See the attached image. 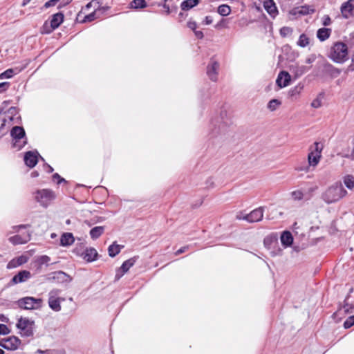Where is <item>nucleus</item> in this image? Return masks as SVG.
Returning <instances> with one entry per match:
<instances>
[{"label": "nucleus", "instance_id": "nucleus-1", "mask_svg": "<svg viewBox=\"0 0 354 354\" xmlns=\"http://www.w3.org/2000/svg\"><path fill=\"white\" fill-rule=\"evenodd\" d=\"M328 57L335 63L344 64L349 59L347 44L340 41L334 42L328 50Z\"/></svg>", "mask_w": 354, "mask_h": 354}, {"label": "nucleus", "instance_id": "nucleus-2", "mask_svg": "<svg viewBox=\"0 0 354 354\" xmlns=\"http://www.w3.org/2000/svg\"><path fill=\"white\" fill-rule=\"evenodd\" d=\"M347 192L340 183H335L329 186L321 195V198L326 204L335 203L344 198Z\"/></svg>", "mask_w": 354, "mask_h": 354}, {"label": "nucleus", "instance_id": "nucleus-3", "mask_svg": "<svg viewBox=\"0 0 354 354\" xmlns=\"http://www.w3.org/2000/svg\"><path fill=\"white\" fill-rule=\"evenodd\" d=\"M323 149V145L319 142H315L310 148V152L308 156V166L304 167H297L296 169L299 171H308L309 167H315L319 162L321 153Z\"/></svg>", "mask_w": 354, "mask_h": 354}, {"label": "nucleus", "instance_id": "nucleus-4", "mask_svg": "<svg viewBox=\"0 0 354 354\" xmlns=\"http://www.w3.org/2000/svg\"><path fill=\"white\" fill-rule=\"evenodd\" d=\"M55 198V192L50 189H38L34 193L35 201L44 208H47Z\"/></svg>", "mask_w": 354, "mask_h": 354}, {"label": "nucleus", "instance_id": "nucleus-5", "mask_svg": "<svg viewBox=\"0 0 354 354\" xmlns=\"http://www.w3.org/2000/svg\"><path fill=\"white\" fill-rule=\"evenodd\" d=\"M16 327L21 337H32L35 328V321L21 317L18 319Z\"/></svg>", "mask_w": 354, "mask_h": 354}, {"label": "nucleus", "instance_id": "nucleus-6", "mask_svg": "<svg viewBox=\"0 0 354 354\" xmlns=\"http://www.w3.org/2000/svg\"><path fill=\"white\" fill-rule=\"evenodd\" d=\"M10 133L13 138V147L20 150L26 144L24 129L16 126L12 129Z\"/></svg>", "mask_w": 354, "mask_h": 354}, {"label": "nucleus", "instance_id": "nucleus-7", "mask_svg": "<svg viewBox=\"0 0 354 354\" xmlns=\"http://www.w3.org/2000/svg\"><path fill=\"white\" fill-rule=\"evenodd\" d=\"M43 300L40 298L26 297L18 300L17 304L19 308L26 310L39 309L42 306Z\"/></svg>", "mask_w": 354, "mask_h": 354}, {"label": "nucleus", "instance_id": "nucleus-8", "mask_svg": "<svg viewBox=\"0 0 354 354\" xmlns=\"http://www.w3.org/2000/svg\"><path fill=\"white\" fill-rule=\"evenodd\" d=\"M60 290L53 289L48 293V305L49 307L54 311L58 312L61 310V302L64 301V299L59 297Z\"/></svg>", "mask_w": 354, "mask_h": 354}, {"label": "nucleus", "instance_id": "nucleus-9", "mask_svg": "<svg viewBox=\"0 0 354 354\" xmlns=\"http://www.w3.org/2000/svg\"><path fill=\"white\" fill-rule=\"evenodd\" d=\"M73 252L87 262L95 261L98 256L97 250L93 248H87L84 251L79 248H76L74 249Z\"/></svg>", "mask_w": 354, "mask_h": 354}, {"label": "nucleus", "instance_id": "nucleus-10", "mask_svg": "<svg viewBox=\"0 0 354 354\" xmlns=\"http://www.w3.org/2000/svg\"><path fill=\"white\" fill-rule=\"evenodd\" d=\"M21 343V341L19 338L16 336H10L1 339L0 346L7 350L15 351L19 348Z\"/></svg>", "mask_w": 354, "mask_h": 354}, {"label": "nucleus", "instance_id": "nucleus-11", "mask_svg": "<svg viewBox=\"0 0 354 354\" xmlns=\"http://www.w3.org/2000/svg\"><path fill=\"white\" fill-rule=\"evenodd\" d=\"M341 13L344 18L348 19L354 15V0H348L341 6Z\"/></svg>", "mask_w": 354, "mask_h": 354}, {"label": "nucleus", "instance_id": "nucleus-12", "mask_svg": "<svg viewBox=\"0 0 354 354\" xmlns=\"http://www.w3.org/2000/svg\"><path fill=\"white\" fill-rule=\"evenodd\" d=\"M136 263V259L134 258H131L127 261H125L121 267L116 270L115 274V279H120L128 270L131 268L134 263Z\"/></svg>", "mask_w": 354, "mask_h": 354}, {"label": "nucleus", "instance_id": "nucleus-13", "mask_svg": "<svg viewBox=\"0 0 354 354\" xmlns=\"http://www.w3.org/2000/svg\"><path fill=\"white\" fill-rule=\"evenodd\" d=\"M263 212L264 209L262 207L254 209L250 213L247 214L246 221L248 223H255L261 221L263 217Z\"/></svg>", "mask_w": 354, "mask_h": 354}, {"label": "nucleus", "instance_id": "nucleus-14", "mask_svg": "<svg viewBox=\"0 0 354 354\" xmlns=\"http://www.w3.org/2000/svg\"><path fill=\"white\" fill-rule=\"evenodd\" d=\"M30 239L29 232H24L21 234H17L9 238V241L14 245L24 244Z\"/></svg>", "mask_w": 354, "mask_h": 354}, {"label": "nucleus", "instance_id": "nucleus-15", "mask_svg": "<svg viewBox=\"0 0 354 354\" xmlns=\"http://www.w3.org/2000/svg\"><path fill=\"white\" fill-rule=\"evenodd\" d=\"M104 8H98L97 10H93V12L88 14L83 15V19L80 21L82 23L91 22L96 19L100 18L104 12Z\"/></svg>", "mask_w": 354, "mask_h": 354}, {"label": "nucleus", "instance_id": "nucleus-16", "mask_svg": "<svg viewBox=\"0 0 354 354\" xmlns=\"http://www.w3.org/2000/svg\"><path fill=\"white\" fill-rule=\"evenodd\" d=\"M38 153L37 151H28L26 153L24 156V162L25 164L32 168L34 167L38 161Z\"/></svg>", "mask_w": 354, "mask_h": 354}, {"label": "nucleus", "instance_id": "nucleus-17", "mask_svg": "<svg viewBox=\"0 0 354 354\" xmlns=\"http://www.w3.org/2000/svg\"><path fill=\"white\" fill-rule=\"evenodd\" d=\"M28 260V257L25 255H21L19 257H17L16 258L12 259L10 260L8 263L7 264L6 268L8 269H13L15 268H17L24 263H26Z\"/></svg>", "mask_w": 354, "mask_h": 354}, {"label": "nucleus", "instance_id": "nucleus-18", "mask_svg": "<svg viewBox=\"0 0 354 354\" xmlns=\"http://www.w3.org/2000/svg\"><path fill=\"white\" fill-rule=\"evenodd\" d=\"M218 68L219 64L216 61L211 62L210 64L207 66V74L212 81L217 80Z\"/></svg>", "mask_w": 354, "mask_h": 354}, {"label": "nucleus", "instance_id": "nucleus-19", "mask_svg": "<svg viewBox=\"0 0 354 354\" xmlns=\"http://www.w3.org/2000/svg\"><path fill=\"white\" fill-rule=\"evenodd\" d=\"M263 7L272 18H274L278 15V10L274 0H265L263 1Z\"/></svg>", "mask_w": 354, "mask_h": 354}, {"label": "nucleus", "instance_id": "nucleus-20", "mask_svg": "<svg viewBox=\"0 0 354 354\" xmlns=\"http://www.w3.org/2000/svg\"><path fill=\"white\" fill-rule=\"evenodd\" d=\"M31 277V274L28 270H21L18 272L16 275H15L12 279V282L14 284H17L19 283H23L26 281Z\"/></svg>", "mask_w": 354, "mask_h": 354}, {"label": "nucleus", "instance_id": "nucleus-21", "mask_svg": "<svg viewBox=\"0 0 354 354\" xmlns=\"http://www.w3.org/2000/svg\"><path fill=\"white\" fill-rule=\"evenodd\" d=\"M64 20V15L61 12L56 13L52 16V19L50 20V29H48L46 32H50V31L57 28L59 25L63 22Z\"/></svg>", "mask_w": 354, "mask_h": 354}, {"label": "nucleus", "instance_id": "nucleus-22", "mask_svg": "<svg viewBox=\"0 0 354 354\" xmlns=\"http://www.w3.org/2000/svg\"><path fill=\"white\" fill-rule=\"evenodd\" d=\"M277 84L280 88L287 86L290 82V75L288 72H281L277 79Z\"/></svg>", "mask_w": 354, "mask_h": 354}, {"label": "nucleus", "instance_id": "nucleus-23", "mask_svg": "<svg viewBox=\"0 0 354 354\" xmlns=\"http://www.w3.org/2000/svg\"><path fill=\"white\" fill-rule=\"evenodd\" d=\"M91 8H93L94 10H97L98 8H100V1L99 0H93L90 1L86 5L85 7H84L81 11L77 15V19H80L83 15L86 14L87 12L89 11V9Z\"/></svg>", "mask_w": 354, "mask_h": 354}, {"label": "nucleus", "instance_id": "nucleus-24", "mask_svg": "<svg viewBox=\"0 0 354 354\" xmlns=\"http://www.w3.org/2000/svg\"><path fill=\"white\" fill-rule=\"evenodd\" d=\"M75 241V238L72 233H64L60 238V245L62 246L67 247L71 245Z\"/></svg>", "mask_w": 354, "mask_h": 354}, {"label": "nucleus", "instance_id": "nucleus-25", "mask_svg": "<svg viewBox=\"0 0 354 354\" xmlns=\"http://www.w3.org/2000/svg\"><path fill=\"white\" fill-rule=\"evenodd\" d=\"M303 89L304 86L301 84H299L298 85L290 89L288 95L292 100H297L299 99Z\"/></svg>", "mask_w": 354, "mask_h": 354}, {"label": "nucleus", "instance_id": "nucleus-26", "mask_svg": "<svg viewBox=\"0 0 354 354\" xmlns=\"http://www.w3.org/2000/svg\"><path fill=\"white\" fill-rule=\"evenodd\" d=\"M281 242L285 247H289L293 242V237L292 234L288 231L283 232L281 235Z\"/></svg>", "mask_w": 354, "mask_h": 354}, {"label": "nucleus", "instance_id": "nucleus-27", "mask_svg": "<svg viewBox=\"0 0 354 354\" xmlns=\"http://www.w3.org/2000/svg\"><path fill=\"white\" fill-rule=\"evenodd\" d=\"M53 279H56L58 282H70L72 278L65 272L59 271L53 273Z\"/></svg>", "mask_w": 354, "mask_h": 354}, {"label": "nucleus", "instance_id": "nucleus-28", "mask_svg": "<svg viewBox=\"0 0 354 354\" xmlns=\"http://www.w3.org/2000/svg\"><path fill=\"white\" fill-rule=\"evenodd\" d=\"M330 33L331 30L330 28H322L317 30V37L320 41H324L330 37Z\"/></svg>", "mask_w": 354, "mask_h": 354}, {"label": "nucleus", "instance_id": "nucleus-29", "mask_svg": "<svg viewBox=\"0 0 354 354\" xmlns=\"http://www.w3.org/2000/svg\"><path fill=\"white\" fill-rule=\"evenodd\" d=\"M104 232V227L103 226H97L92 228L90 230V236L93 239H97L99 238Z\"/></svg>", "mask_w": 354, "mask_h": 354}, {"label": "nucleus", "instance_id": "nucleus-30", "mask_svg": "<svg viewBox=\"0 0 354 354\" xmlns=\"http://www.w3.org/2000/svg\"><path fill=\"white\" fill-rule=\"evenodd\" d=\"M123 247V245H120L116 244L115 243H113L108 248L109 255L111 257H115L118 254L120 253L121 249Z\"/></svg>", "mask_w": 354, "mask_h": 354}, {"label": "nucleus", "instance_id": "nucleus-31", "mask_svg": "<svg viewBox=\"0 0 354 354\" xmlns=\"http://www.w3.org/2000/svg\"><path fill=\"white\" fill-rule=\"evenodd\" d=\"M290 70L297 77H299L307 71V68L305 66L296 65L292 66Z\"/></svg>", "mask_w": 354, "mask_h": 354}, {"label": "nucleus", "instance_id": "nucleus-32", "mask_svg": "<svg viewBox=\"0 0 354 354\" xmlns=\"http://www.w3.org/2000/svg\"><path fill=\"white\" fill-rule=\"evenodd\" d=\"M199 2V0H185L181 3L182 10H189L196 6Z\"/></svg>", "mask_w": 354, "mask_h": 354}, {"label": "nucleus", "instance_id": "nucleus-33", "mask_svg": "<svg viewBox=\"0 0 354 354\" xmlns=\"http://www.w3.org/2000/svg\"><path fill=\"white\" fill-rule=\"evenodd\" d=\"M297 45L301 48H305L310 44V39L306 34H301L297 42Z\"/></svg>", "mask_w": 354, "mask_h": 354}, {"label": "nucleus", "instance_id": "nucleus-34", "mask_svg": "<svg viewBox=\"0 0 354 354\" xmlns=\"http://www.w3.org/2000/svg\"><path fill=\"white\" fill-rule=\"evenodd\" d=\"M131 8L133 9L144 8L147 6L145 0H133L131 2Z\"/></svg>", "mask_w": 354, "mask_h": 354}, {"label": "nucleus", "instance_id": "nucleus-35", "mask_svg": "<svg viewBox=\"0 0 354 354\" xmlns=\"http://www.w3.org/2000/svg\"><path fill=\"white\" fill-rule=\"evenodd\" d=\"M281 104V102L279 101L277 99H272L267 104V108L270 111H276L278 107Z\"/></svg>", "mask_w": 354, "mask_h": 354}, {"label": "nucleus", "instance_id": "nucleus-36", "mask_svg": "<svg viewBox=\"0 0 354 354\" xmlns=\"http://www.w3.org/2000/svg\"><path fill=\"white\" fill-rule=\"evenodd\" d=\"M344 183L348 189H352L354 188V177L351 175L346 176L344 178Z\"/></svg>", "mask_w": 354, "mask_h": 354}, {"label": "nucleus", "instance_id": "nucleus-37", "mask_svg": "<svg viewBox=\"0 0 354 354\" xmlns=\"http://www.w3.org/2000/svg\"><path fill=\"white\" fill-rule=\"evenodd\" d=\"M231 12L230 7L227 5H221L218 8V12L222 16H227Z\"/></svg>", "mask_w": 354, "mask_h": 354}, {"label": "nucleus", "instance_id": "nucleus-38", "mask_svg": "<svg viewBox=\"0 0 354 354\" xmlns=\"http://www.w3.org/2000/svg\"><path fill=\"white\" fill-rule=\"evenodd\" d=\"M290 196L294 201H301L303 199L304 194L301 190L298 189L292 191L290 193Z\"/></svg>", "mask_w": 354, "mask_h": 354}, {"label": "nucleus", "instance_id": "nucleus-39", "mask_svg": "<svg viewBox=\"0 0 354 354\" xmlns=\"http://www.w3.org/2000/svg\"><path fill=\"white\" fill-rule=\"evenodd\" d=\"M18 71L12 68L8 69L3 73L0 74V79H4V78H10L12 77L15 74H17Z\"/></svg>", "mask_w": 354, "mask_h": 354}, {"label": "nucleus", "instance_id": "nucleus-40", "mask_svg": "<svg viewBox=\"0 0 354 354\" xmlns=\"http://www.w3.org/2000/svg\"><path fill=\"white\" fill-rule=\"evenodd\" d=\"M50 261V258L47 255H42L37 258V261L39 266L46 264L48 265Z\"/></svg>", "mask_w": 354, "mask_h": 354}, {"label": "nucleus", "instance_id": "nucleus-41", "mask_svg": "<svg viewBox=\"0 0 354 354\" xmlns=\"http://www.w3.org/2000/svg\"><path fill=\"white\" fill-rule=\"evenodd\" d=\"M321 94L319 95H318L315 100H313V102H311V106L315 108V109H317V108H319L321 106H322V97H321Z\"/></svg>", "mask_w": 354, "mask_h": 354}, {"label": "nucleus", "instance_id": "nucleus-42", "mask_svg": "<svg viewBox=\"0 0 354 354\" xmlns=\"http://www.w3.org/2000/svg\"><path fill=\"white\" fill-rule=\"evenodd\" d=\"M292 32V29L290 27H283L280 29V34L282 37H287Z\"/></svg>", "mask_w": 354, "mask_h": 354}, {"label": "nucleus", "instance_id": "nucleus-43", "mask_svg": "<svg viewBox=\"0 0 354 354\" xmlns=\"http://www.w3.org/2000/svg\"><path fill=\"white\" fill-rule=\"evenodd\" d=\"M354 325V316L349 317L344 323L345 328H349Z\"/></svg>", "mask_w": 354, "mask_h": 354}, {"label": "nucleus", "instance_id": "nucleus-44", "mask_svg": "<svg viewBox=\"0 0 354 354\" xmlns=\"http://www.w3.org/2000/svg\"><path fill=\"white\" fill-rule=\"evenodd\" d=\"M10 333V330L6 325L0 324V335H7Z\"/></svg>", "mask_w": 354, "mask_h": 354}, {"label": "nucleus", "instance_id": "nucleus-45", "mask_svg": "<svg viewBox=\"0 0 354 354\" xmlns=\"http://www.w3.org/2000/svg\"><path fill=\"white\" fill-rule=\"evenodd\" d=\"M27 226L28 225H20L13 226L12 227V231L11 232V233L19 232L21 229H25V228L27 227Z\"/></svg>", "mask_w": 354, "mask_h": 354}, {"label": "nucleus", "instance_id": "nucleus-46", "mask_svg": "<svg viewBox=\"0 0 354 354\" xmlns=\"http://www.w3.org/2000/svg\"><path fill=\"white\" fill-rule=\"evenodd\" d=\"M10 84L8 82H2L0 83V93L6 91L8 87Z\"/></svg>", "mask_w": 354, "mask_h": 354}, {"label": "nucleus", "instance_id": "nucleus-47", "mask_svg": "<svg viewBox=\"0 0 354 354\" xmlns=\"http://www.w3.org/2000/svg\"><path fill=\"white\" fill-rule=\"evenodd\" d=\"M59 0H49L45 3L44 7L48 8L50 6H55Z\"/></svg>", "mask_w": 354, "mask_h": 354}, {"label": "nucleus", "instance_id": "nucleus-48", "mask_svg": "<svg viewBox=\"0 0 354 354\" xmlns=\"http://www.w3.org/2000/svg\"><path fill=\"white\" fill-rule=\"evenodd\" d=\"M316 59V55H310L309 57H308L306 59V63L307 64H312L313 63Z\"/></svg>", "mask_w": 354, "mask_h": 354}, {"label": "nucleus", "instance_id": "nucleus-49", "mask_svg": "<svg viewBox=\"0 0 354 354\" xmlns=\"http://www.w3.org/2000/svg\"><path fill=\"white\" fill-rule=\"evenodd\" d=\"M246 216H247V214H245L243 212H239L236 214V218L238 220H245L246 221Z\"/></svg>", "mask_w": 354, "mask_h": 354}, {"label": "nucleus", "instance_id": "nucleus-50", "mask_svg": "<svg viewBox=\"0 0 354 354\" xmlns=\"http://www.w3.org/2000/svg\"><path fill=\"white\" fill-rule=\"evenodd\" d=\"M53 180H56L57 179L58 181H57V184H59L61 183L62 182H64L65 181V179L63 178H61L60 176L58 174H53Z\"/></svg>", "mask_w": 354, "mask_h": 354}, {"label": "nucleus", "instance_id": "nucleus-51", "mask_svg": "<svg viewBox=\"0 0 354 354\" xmlns=\"http://www.w3.org/2000/svg\"><path fill=\"white\" fill-rule=\"evenodd\" d=\"M187 26H188V28H189L191 30H192L194 31L196 30V29L197 28V25L195 21H189L187 23Z\"/></svg>", "mask_w": 354, "mask_h": 354}, {"label": "nucleus", "instance_id": "nucleus-52", "mask_svg": "<svg viewBox=\"0 0 354 354\" xmlns=\"http://www.w3.org/2000/svg\"><path fill=\"white\" fill-rule=\"evenodd\" d=\"M299 13L302 14V15H307L310 12H309V8L307 7V6H302L300 9V10L299 11Z\"/></svg>", "mask_w": 354, "mask_h": 354}, {"label": "nucleus", "instance_id": "nucleus-53", "mask_svg": "<svg viewBox=\"0 0 354 354\" xmlns=\"http://www.w3.org/2000/svg\"><path fill=\"white\" fill-rule=\"evenodd\" d=\"M331 24V19L329 17V16H324V20H323V24L324 26H329Z\"/></svg>", "mask_w": 354, "mask_h": 354}, {"label": "nucleus", "instance_id": "nucleus-54", "mask_svg": "<svg viewBox=\"0 0 354 354\" xmlns=\"http://www.w3.org/2000/svg\"><path fill=\"white\" fill-rule=\"evenodd\" d=\"M212 21H213L212 18L209 16H207L205 18L203 23L206 25H209L212 23Z\"/></svg>", "mask_w": 354, "mask_h": 354}, {"label": "nucleus", "instance_id": "nucleus-55", "mask_svg": "<svg viewBox=\"0 0 354 354\" xmlns=\"http://www.w3.org/2000/svg\"><path fill=\"white\" fill-rule=\"evenodd\" d=\"M194 34L196 35V37L199 38V39H202L203 37V33L202 31H200V30H194Z\"/></svg>", "mask_w": 354, "mask_h": 354}, {"label": "nucleus", "instance_id": "nucleus-56", "mask_svg": "<svg viewBox=\"0 0 354 354\" xmlns=\"http://www.w3.org/2000/svg\"><path fill=\"white\" fill-rule=\"evenodd\" d=\"M187 248H188L187 246H185V247H183V248H180L179 250H178L176 252V255H178L180 254H182V253L185 252L187 250Z\"/></svg>", "mask_w": 354, "mask_h": 354}, {"label": "nucleus", "instance_id": "nucleus-57", "mask_svg": "<svg viewBox=\"0 0 354 354\" xmlns=\"http://www.w3.org/2000/svg\"><path fill=\"white\" fill-rule=\"evenodd\" d=\"M163 8L166 10L167 14H169L170 13V10H169V6H167L166 3H164Z\"/></svg>", "mask_w": 354, "mask_h": 354}, {"label": "nucleus", "instance_id": "nucleus-58", "mask_svg": "<svg viewBox=\"0 0 354 354\" xmlns=\"http://www.w3.org/2000/svg\"><path fill=\"white\" fill-rule=\"evenodd\" d=\"M39 176V174L37 171H33L31 173V176L32 178H35V177H37Z\"/></svg>", "mask_w": 354, "mask_h": 354}, {"label": "nucleus", "instance_id": "nucleus-59", "mask_svg": "<svg viewBox=\"0 0 354 354\" xmlns=\"http://www.w3.org/2000/svg\"><path fill=\"white\" fill-rule=\"evenodd\" d=\"M30 0H24L22 3V6H25L26 5H27L30 2Z\"/></svg>", "mask_w": 354, "mask_h": 354}, {"label": "nucleus", "instance_id": "nucleus-60", "mask_svg": "<svg viewBox=\"0 0 354 354\" xmlns=\"http://www.w3.org/2000/svg\"><path fill=\"white\" fill-rule=\"evenodd\" d=\"M48 169H49L48 172H50V173L53 172V169L50 166H48Z\"/></svg>", "mask_w": 354, "mask_h": 354}, {"label": "nucleus", "instance_id": "nucleus-61", "mask_svg": "<svg viewBox=\"0 0 354 354\" xmlns=\"http://www.w3.org/2000/svg\"><path fill=\"white\" fill-rule=\"evenodd\" d=\"M0 354H4V351L1 348H0Z\"/></svg>", "mask_w": 354, "mask_h": 354}, {"label": "nucleus", "instance_id": "nucleus-62", "mask_svg": "<svg viewBox=\"0 0 354 354\" xmlns=\"http://www.w3.org/2000/svg\"><path fill=\"white\" fill-rule=\"evenodd\" d=\"M297 223H294V225H293V227H294V228H297Z\"/></svg>", "mask_w": 354, "mask_h": 354}, {"label": "nucleus", "instance_id": "nucleus-63", "mask_svg": "<svg viewBox=\"0 0 354 354\" xmlns=\"http://www.w3.org/2000/svg\"><path fill=\"white\" fill-rule=\"evenodd\" d=\"M37 353H44V351H41V350H38V351H37Z\"/></svg>", "mask_w": 354, "mask_h": 354}, {"label": "nucleus", "instance_id": "nucleus-64", "mask_svg": "<svg viewBox=\"0 0 354 354\" xmlns=\"http://www.w3.org/2000/svg\"><path fill=\"white\" fill-rule=\"evenodd\" d=\"M67 224H70V220H67L66 222Z\"/></svg>", "mask_w": 354, "mask_h": 354}]
</instances>
